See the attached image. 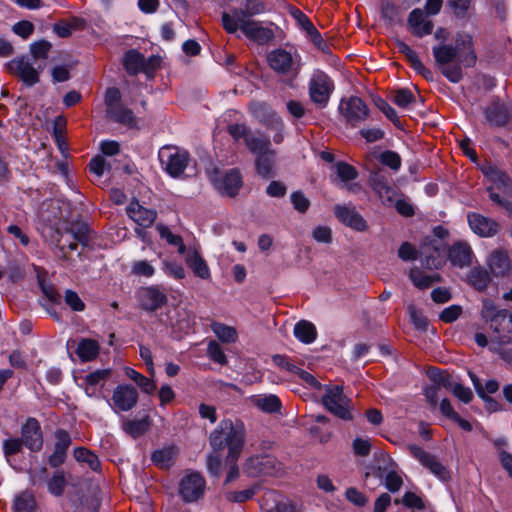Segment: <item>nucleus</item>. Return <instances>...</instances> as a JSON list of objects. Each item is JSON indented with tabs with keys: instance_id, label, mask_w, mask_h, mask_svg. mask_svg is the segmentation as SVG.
<instances>
[{
	"instance_id": "nucleus-1",
	"label": "nucleus",
	"mask_w": 512,
	"mask_h": 512,
	"mask_svg": "<svg viewBox=\"0 0 512 512\" xmlns=\"http://www.w3.org/2000/svg\"><path fill=\"white\" fill-rule=\"evenodd\" d=\"M432 52L436 66L452 83L463 79V67H473L477 61L472 37L466 33H458L454 45L443 43L434 46Z\"/></svg>"
},
{
	"instance_id": "nucleus-2",
	"label": "nucleus",
	"mask_w": 512,
	"mask_h": 512,
	"mask_svg": "<svg viewBox=\"0 0 512 512\" xmlns=\"http://www.w3.org/2000/svg\"><path fill=\"white\" fill-rule=\"evenodd\" d=\"M246 429L242 421L222 420L210 433L209 444L214 452H222L226 447V462H236L243 451Z\"/></svg>"
},
{
	"instance_id": "nucleus-3",
	"label": "nucleus",
	"mask_w": 512,
	"mask_h": 512,
	"mask_svg": "<svg viewBox=\"0 0 512 512\" xmlns=\"http://www.w3.org/2000/svg\"><path fill=\"white\" fill-rule=\"evenodd\" d=\"M433 232L439 240L426 238L420 248L422 265L427 269H439L445 263L444 255L446 250L441 240L446 238L449 232L442 226L435 227Z\"/></svg>"
},
{
	"instance_id": "nucleus-4",
	"label": "nucleus",
	"mask_w": 512,
	"mask_h": 512,
	"mask_svg": "<svg viewBox=\"0 0 512 512\" xmlns=\"http://www.w3.org/2000/svg\"><path fill=\"white\" fill-rule=\"evenodd\" d=\"M324 407L336 417L342 420H352L351 400L344 394L340 385L325 386V394L322 396Z\"/></svg>"
},
{
	"instance_id": "nucleus-5",
	"label": "nucleus",
	"mask_w": 512,
	"mask_h": 512,
	"mask_svg": "<svg viewBox=\"0 0 512 512\" xmlns=\"http://www.w3.org/2000/svg\"><path fill=\"white\" fill-rule=\"evenodd\" d=\"M333 91L334 83L332 79L321 70L314 71L308 84L311 102L319 108H325Z\"/></svg>"
},
{
	"instance_id": "nucleus-6",
	"label": "nucleus",
	"mask_w": 512,
	"mask_h": 512,
	"mask_svg": "<svg viewBox=\"0 0 512 512\" xmlns=\"http://www.w3.org/2000/svg\"><path fill=\"white\" fill-rule=\"evenodd\" d=\"M158 156L165 171L174 178L184 173L190 161L189 153L175 146L162 147Z\"/></svg>"
},
{
	"instance_id": "nucleus-7",
	"label": "nucleus",
	"mask_w": 512,
	"mask_h": 512,
	"mask_svg": "<svg viewBox=\"0 0 512 512\" xmlns=\"http://www.w3.org/2000/svg\"><path fill=\"white\" fill-rule=\"evenodd\" d=\"M485 123L494 128H508L512 130V105H506L498 97L482 108Z\"/></svg>"
},
{
	"instance_id": "nucleus-8",
	"label": "nucleus",
	"mask_w": 512,
	"mask_h": 512,
	"mask_svg": "<svg viewBox=\"0 0 512 512\" xmlns=\"http://www.w3.org/2000/svg\"><path fill=\"white\" fill-rule=\"evenodd\" d=\"M8 66L9 70L28 87L39 82V74L45 68L44 63H36L27 56L14 58Z\"/></svg>"
},
{
	"instance_id": "nucleus-9",
	"label": "nucleus",
	"mask_w": 512,
	"mask_h": 512,
	"mask_svg": "<svg viewBox=\"0 0 512 512\" xmlns=\"http://www.w3.org/2000/svg\"><path fill=\"white\" fill-rule=\"evenodd\" d=\"M339 112L344 117L346 124L351 127H358L369 116L368 106L357 96L341 99Z\"/></svg>"
},
{
	"instance_id": "nucleus-10",
	"label": "nucleus",
	"mask_w": 512,
	"mask_h": 512,
	"mask_svg": "<svg viewBox=\"0 0 512 512\" xmlns=\"http://www.w3.org/2000/svg\"><path fill=\"white\" fill-rule=\"evenodd\" d=\"M264 11V5L258 0H246L243 9H234L232 14L222 13V24L228 33H235L238 30L239 21L250 20L249 17L260 14Z\"/></svg>"
},
{
	"instance_id": "nucleus-11",
	"label": "nucleus",
	"mask_w": 512,
	"mask_h": 512,
	"mask_svg": "<svg viewBox=\"0 0 512 512\" xmlns=\"http://www.w3.org/2000/svg\"><path fill=\"white\" fill-rule=\"evenodd\" d=\"M205 484V479L200 473L187 474L179 484L180 496L187 503L197 501L204 494Z\"/></svg>"
},
{
	"instance_id": "nucleus-12",
	"label": "nucleus",
	"mask_w": 512,
	"mask_h": 512,
	"mask_svg": "<svg viewBox=\"0 0 512 512\" xmlns=\"http://www.w3.org/2000/svg\"><path fill=\"white\" fill-rule=\"evenodd\" d=\"M137 389L128 384L118 385L112 394V408L115 412H126L132 410L138 402Z\"/></svg>"
},
{
	"instance_id": "nucleus-13",
	"label": "nucleus",
	"mask_w": 512,
	"mask_h": 512,
	"mask_svg": "<svg viewBox=\"0 0 512 512\" xmlns=\"http://www.w3.org/2000/svg\"><path fill=\"white\" fill-rule=\"evenodd\" d=\"M138 300L141 308L148 312L161 309L168 302L166 293L157 286L141 288L138 292Z\"/></svg>"
},
{
	"instance_id": "nucleus-14",
	"label": "nucleus",
	"mask_w": 512,
	"mask_h": 512,
	"mask_svg": "<svg viewBox=\"0 0 512 512\" xmlns=\"http://www.w3.org/2000/svg\"><path fill=\"white\" fill-rule=\"evenodd\" d=\"M409 452L415 457L419 462L429 469L434 475L439 477L441 480H447L449 478L448 470L442 465V463L437 459L436 456L426 452L423 448L417 445H410L408 447Z\"/></svg>"
},
{
	"instance_id": "nucleus-15",
	"label": "nucleus",
	"mask_w": 512,
	"mask_h": 512,
	"mask_svg": "<svg viewBox=\"0 0 512 512\" xmlns=\"http://www.w3.org/2000/svg\"><path fill=\"white\" fill-rule=\"evenodd\" d=\"M21 440L31 451H40L43 447V435L40 423L37 419L30 417L21 428Z\"/></svg>"
},
{
	"instance_id": "nucleus-16",
	"label": "nucleus",
	"mask_w": 512,
	"mask_h": 512,
	"mask_svg": "<svg viewBox=\"0 0 512 512\" xmlns=\"http://www.w3.org/2000/svg\"><path fill=\"white\" fill-rule=\"evenodd\" d=\"M334 213L341 223L356 231L363 232L368 228L367 222L357 212L355 206L336 205L334 207Z\"/></svg>"
},
{
	"instance_id": "nucleus-17",
	"label": "nucleus",
	"mask_w": 512,
	"mask_h": 512,
	"mask_svg": "<svg viewBox=\"0 0 512 512\" xmlns=\"http://www.w3.org/2000/svg\"><path fill=\"white\" fill-rule=\"evenodd\" d=\"M468 223L474 233L481 237H493L500 231V224L479 213H469Z\"/></svg>"
},
{
	"instance_id": "nucleus-18",
	"label": "nucleus",
	"mask_w": 512,
	"mask_h": 512,
	"mask_svg": "<svg viewBox=\"0 0 512 512\" xmlns=\"http://www.w3.org/2000/svg\"><path fill=\"white\" fill-rule=\"evenodd\" d=\"M238 29L249 39L261 44L267 43L274 38V33L271 29L262 26L260 22L254 20L239 21Z\"/></svg>"
},
{
	"instance_id": "nucleus-19",
	"label": "nucleus",
	"mask_w": 512,
	"mask_h": 512,
	"mask_svg": "<svg viewBox=\"0 0 512 512\" xmlns=\"http://www.w3.org/2000/svg\"><path fill=\"white\" fill-rule=\"evenodd\" d=\"M490 326L497 334L499 342L510 343L512 341V314L508 310H500L498 316L491 319Z\"/></svg>"
},
{
	"instance_id": "nucleus-20",
	"label": "nucleus",
	"mask_w": 512,
	"mask_h": 512,
	"mask_svg": "<svg viewBox=\"0 0 512 512\" xmlns=\"http://www.w3.org/2000/svg\"><path fill=\"white\" fill-rule=\"evenodd\" d=\"M482 172L493 183V187L512 198V179L506 172L493 165L483 167Z\"/></svg>"
},
{
	"instance_id": "nucleus-21",
	"label": "nucleus",
	"mask_w": 512,
	"mask_h": 512,
	"mask_svg": "<svg viewBox=\"0 0 512 512\" xmlns=\"http://www.w3.org/2000/svg\"><path fill=\"white\" fill-rule=\"evenodd\" d=\"M395 45L400 53H402L411 66L426 80L433 81V73L430 69L426 68L420 60L418 54L410 48L404 41L397 39Z\"/></svg>"
},
{
	"instance_id": "nucleus-22",
	"label": "nucleus",
	"mask_w": 512,
	"mask_h": 512,
	"mask_svg": "<svg viewBox=\"0 0 512 512\" xmlns=\"http://www.w3.org/2000/svg\"><path fill=\"white\" fill-rule=\"evenodd\" d=\"M472 254L469 244L463 241L455 242L448 250L450 262L459 268L470 266Z\"/></svg>"
},
{
	"instance_id": "nucleus-23",
	"label": "nucleus",
	"mask_w": 512,
	"mask_h": 512,
	"mask_svg": "<svg viewBox=\"0 0 512 512\" xmlns=\"http://www.w3.org/2000/svg\"><path fill=\"white\" fill-rule=\"evenodd\" d=\"M408 25L411 33L416 37L430 35L433 31V22L425 19L424 12L421 9H414L408 16Z\"/></svg>"
},
{
	"instance_id": "nucleus-24",
	"label": "nucleus",
	"mask_w": 512,
	"mask_h": 512,
	"mask_svg": "<svg viewBox=\"0 0 512 512\" xmlns=\"http://www.w3.org/2000/svg\"><path fill=\"white\" fill-rule=\"evenodd\" d=\"M488 266L495 277H503L511 270V261L507 251L503 249L494 250L488 258Z\"/></svg>"
},
{
	"instance_id": "nucleus-25",
	"label": "nucleus",
	"mask_w": 512,
	"mask_h": 512,
	"mask_svg": "<svg viewBox=\"0 0 512 512\" xmlns=\"http://www.w3.org/2000/svg\"><path fill=\"white\" fill-rule=\"evenodd\" d=\"M274 459L270 456H252L247 459L244 465V471L251 477L270 474Z\"/></svg>"
},
{
	"instance_id": "nucleus-26",
	"label": "nucleus",
	"mask_w": 512,
	"mask_h": 512,
	"mask_svg": "<svg viewBox=\"0 0 512 512\" xmlns=\"http://www.w3.org/2000/svg\"><path fill=\"white\" fill-rule=\"evenodd\" d=\"M242 176L237 169H230L224 177L216 182L217 189L230 197H235L242 187Z\"/></svg>"
},
{
	"instance_id": "nucleus-27",
	"label": "nucleus",
	"mask_w": 512,
	"mask_h": 512,
	"mask_svg": "<svg viewBox=\"0 0 512 512\" xmlns=\"http://www.w3.org/2000/svg\"><path fill=\"white\" fill-rule=\"evenodd\" d=\"M127 214L142 227H150L155 222L157 216L156 211L141 206L137 201L129 204Z\"/></svg>"
},
{
	"instance_id": "nucleus-28",
	"label": "nucleus",
	"mask_w": 512,
	"mask_h": 512,
	"mask_svg": "<svg viewBox=\"0 0 512 512\" xmlns=\"http://www.w3.org/2000/svg\"><path fill=\"white\" fill-rule=\"evenodd\" d=\"M276 151L274 149L258 155L255 158V169L258 175L264 179L273 178L276 175Z\"/></svg>"
},
{
	"instance_id": "nucleus-29",
	"label": "nucleus",
	"mask_w": 512,
	"mask_h": 512,
	"mask_svg": "<svg viewBox=\"0 0 512 512\" xmlns=\"http://www.w3.org/2000/svg\"><path fill=\"white\" fill-rule=\"evenodd\" d=\"M267 60L274 71L282 74L289 72L293 64L292 55L284 49L271 51Z\"/></svg>"
},
{
	"instance_id": "nucleus-30",
	"label": "nucleus",
	"mask_w": 512,
	"mask_h": 512,
	"mask_svg": "<svg viewBox=\"0 0 512 512\" xmlns=\"http://www.w3.org/2000/svg\"><path fill=\"white\" fill-rule=\"evenodd\" d=\"M106 112L108 117L116 123L128 126L130 128L136 126V118L133 111L123 106L122 104L111 105L110 108L106 109Z\"/></svg>"
},
{
	"instance_id": "nucleus-31",
	"label": "nucleus",
	"mask_w": 512,
	"mask_h": 512,
	"mask_svg": "<svg viewBox=\"0 0 512 512\" xmlns=\"http://www.w3.org/2000/svg\"><path fill=\"white\" fill-rule=\"evenodd\" d=\"M369 180L373 190L381 199L392 200L394 190L389 185L386 176L380 170L372 172Z\"/></svg>"
},
{
	"instance_id": "nucleus-32",
	"label": "nucleus",
	"mask_w": 512,
	"mask_h": 512,
	"mask_svg": "<svg viewBox=\"0 0 512 512\" xmlns=\"http://www.w3.org/2000/svg\"><path fill=\"white\" fill-rule=\"evenodd\" d=\"M100 351L98 341L90 338H82L77 346L76 354L83 362L94 360Z\"/></svg>"
},
{
	"instance_id": "nucleus-33",
	"label": "nucleus",
	"mask_w": 512,
	"mask_h": 512,
	"mask_svg": "<svg viewBox=\"0 0 512 512\" xmlns=\"http://www.w3.org/2000/svg\"><path fill=\"white\" fill-rule=\"evenodd\" d=\"M245 145L247 149L256 157L272 150L270 139L261 133H252L250 137L246 139Z\"/></svg>"
},
{
	"instance_id": "nucleus-34",
	"label": "nucleus",
	"mask_w": 512,
	"mask_h": 512,
	"mask_svg": "<svg viewBox=\"0 0 512 512\" xmlns=\"http://www.w3.org/2000/svg\"><path fill=\"white\" fill-rule=\"evenodd\" d=\"M65 231L83 247L88 246L90 242V228L87 223L83 221L71 222Z\"/></svg>"
},
{
	"instance_id": "nucleus-35",
	"label": "nucleus",
	"mask_w": 512,
	"mask_h": 512,
	"mask_svg": "<svg viewBox=\"0 0 512 512\" xmlns=\"http://www.w3.org/2000/svg\"><path fill=\"white\" fill-rule=\"evenodd\" d=\"M123 66L128 74L136 75L142 72L144 56L135 49L127 51L123 57Z\"/></svg>"
},
{
	"instance_id": "nucleus-36",
	"label": "nucleus",
	"mask_w": 512,
	"mask_h": 512,
	"mask_svg": "<svg viewBox=\"0 0 512 512\" xmlns=\"http://www.w3.org/2000/svg\"><path fill=\"white\" fill-rule=\"evenodd\" d=\"M186 263L197 277L201 279H208L210 277V270L207 263L197 251H193L187 255Z\"/></svg>"
},
{
	"instance_id": "nucleus-37",
	"label": "nucleus",
	"mask_w": 512,
	"mask_h": 512,
	"mask_svg": "<svg viewBox=\"0 0 512 512\" xmlns=\"http://www.w3.org/2000/svg\"><path fill=\"white\" fill-rule=\"evenodd\" d=\"M150 418L145 416L139 420H126L122 423V429L133 438H138L146 433L150 428Z\"/></svg>"
},
{
	"instance_id": "nucleus-38",
	"label": "nucleus",
	"mask_w": 512,
	"mask_h": 512,
	"mask_svg": "<svg viewBox=\"0 0 512 512\" xmlns=\"http://www.w3.org/2000/svg\"><path fill=\"white\" fill-rule=\"evenodd\" d=\"M53 238L55 240L56 247L65 259H68L69 252L76 250L79 244L77 241L73 240L71 235L65 230L60 231L57 229Z\"/></svg>"
},
{
	"instance_id": "nucleus-39",
	"label": "nucleus",
	"mask_w": 512,
	"mask_h": 512,
	"mask_svg": "<svg viewBox=\"0 0 512 512\" xmlns=\"http://www.w3.org/2000/svg\"><path fill=\"white\" fill-rule=\"evenodd\" d=\"M491 281L489 272L482 267H474L468 274V282L478 291H484Z\"/></svg>"
},
{
	"instance_id": "nucleus-40",
	"label": "nucleus",
	"mask_w": 512,
	"mask_h": 512,
	"mask_svg": "<svg viewBox=\"0 0 512 512\" xmlns=\"http://www.w3.org/2000/svg\"><path fill=\"white\" fill-rule=\"evenodd\" d=\"M295 337L303 343H312L317 336V331L313 323L301 320L294 327Z\"/></svg>"
},
{
	"instance_id": "nucleus-41",
	"label": "nucleus",
	"mask_w": 512,
	"mask_h": 512,
	"mask_svg": "<svg viewBox=\"0 0 512 512\" xmlns=\"http://www.w3.org/2000/svg\"><path fill=\"white\" fill-rule=\"evenodd\" d=\"M409 278L411 279L413 284L419 289H427L434 282L441 281V277L439 274L427 275L416 267L410 270Z\"/></svg>"
},
{
	"instance_id": "nucleus-42",
	"label": "nucleus",
	"mask_w": 512,
	"mask_h": 512,
	"mask_svg": "<svg viewBox=\"0 0 512 512\" xmlns=\"http://www.w3.org/2000/svg\"><path fill=\"white\" fill-rule=\"evenodd\" d=\"M177 455V449L175 447H167L161 450H157L152 454V461L158 467L162 469H168L174 463Z\"/></svg>"
},
{
	"instance_id": "nucleus-43",
	"label": "nucleus",
	"mask_w": 512,
	"mask_h": 512,
	"mask_svg": "<svg viewBox=\"0 0 512 512\" xmlns=\"http://www.w3.org/2000/svg\"><path fill=\"white\" fill-rule=\"evenodd\" d=\"M253 404L266 413L279 412L282 404L276 395L258 396L253 398Z\"/></svg>"
},
{
	"instance_id": "nucleus-44",
	"label": "nucleus",
	"mask_w": 512,
	"mask_h": 512,
	"mask_svg": "<svg viewBox=\"0 0 512 512\" xmlns=\"http://www.w3.org/2000/svg\"><path fill=\"white\" fill-rule=\"evenodd\" d=\"M74 458L81 463H86L93 471H98L100 461L96 454L85 447H77L74 449Z\"/></svg>"
},
{
	"instance_id": "nucleus-45",
	"label": "nucleus",
	"mask_w": 512,
	"mask_h": 512,
	"mask_svg": "<svg viewBox=\"0 0 512 512\" xmlns=\"http://www.w3.org/2000/svg\"><path fill=\"white\" fill-rule=\"evenodd\" d=\"M14 512H35L36 501L29 492H23L16 497L13 505Z\"/></svg>"
},
{
	"instance_id": "nucleus-46",
	"label": "nucleus",
	"mask_w": 512,
	"mask_h": 512,
	"mask_svg": "<svg viewBox=\"0 0 512 512\" xmlns=\"http://www.w3.org/2000/svg\"><path fill=\"white\" fill-rule=\"evenodd\" d=\"M211 329L222 342L232 343L237 339V332L231 326H227L219 322H213L211 324Z\"/></svg>"
},
{
	"instance_id": "nucleus-47",
	"label": "nucleus",
	"mask_w": 512,
	"mask_h": 512,
	"mask_svg": "<svg viewBox=\"0 0 512 512\" xmlns=\"http://www.w3.org/2000/svg\"><path fill=\"white\" fill-rule=\"evenodd\" d=\"M51 43L46 40H40L30 45V53L33 61L36 63H43L46 60L48 53L51 50Z\"/></svg>"
},
{
	"instance_id": "nucleus-48",
	"label": "nucleus",
	"mask_w": 512,
	"mask_h": 512,
	"mask_svg": "<svg viewBox=\"0 0 512 512\" xmlns=\"http://www.w3.org/2000/svg\"><path fill=\"white\" fill-rule=\"evenodd\" d=\"M428 376L435 383V385H437L438 387L443 386L444 388L450 391L453 388V385L455 384L452 381V376L449 373L441 371L440 369L435 367L429 369Z\"/></svg>"
},
{
	"instance_id": "nucleus-49",
	"label": "nucleus",
	"mask_w": 512,
	"mask_h": 512,
	"mask_svg": "<svg viewBox=\"0 0 512 512\" xmlns=\"http://www.w3.org/2000/svg\"><path fill=\"white\" fill-rule=\"evenodd\" d=\"M126 375L136 382V384L142 389L145 393H152L156 389V385L152 380L145 377L144 375L138 373L132 368H126Z\"/></svg>"
},
{
	"instance_id": "nucleus-50",
	"label": "nucleus",
	"mask_w": 512,
	"mask_h": 512,
	"mask_svg": "<svg viewBox=\"0 0 512 512\" xmlns=\"http://www.w3.org/2000/svg\"><path fill=\"white\" fill-rule=\"evenodd\" d=\"M157 230L162 239H165L170 245L178 247L179 253L183 254L185 252L186 247L181 236L173 234L170 229L164 225H157Z\"/></svg>"
},
{
	"instance_id": "nucleus-51",
	"label": "nucleus",
	"mask_w": 512,
	"mask_h": 512,
	"mask_svg": "<svg viewBox=\"0 0 512 512\" xmlns=\"http://www.w3.org/2000/svg\"><path fill=\"white\" fill-rule=\"evenodd\" d=\"M227 132L235 142H238L240 139H244L245 143L246 139L252 134L247 125L238 123L228 125Z\"/></svg>"
},
{
	"instance_id": "nucleus-52",
	"label": "nucleus",
	"mask_w": 512,
	"mask_h": 512,
	"mask_svg": "<svg viewBox=\"0 0 512 512\" xmlns=\"http://www.w3.org/2000/svg\"><path fill=\"white\" fill-rule=\"evenodd\" d=\"M379 160L383 165L391 168L394 171H398L401 167L400 155L391 150L382 152L379 156Z\"/></svg>"
},
{
	"instance_id": "nucleus-53",
	"label": "nucleus",
	"mask_w": 512,
	"mask_h": 512,
	"mask_svg": "<svg viewBox=\"0 0 512 512\" xmlns=\"http://www.w3.org/2000/svg\"><path fill=\"white\" fill-rule=\"evenodd\" d=\"M207 354L210 357V359H212L214 362L221 365L227 364L226 355L222 350L221 346L216 341L211 340L208 343Z\"/></svg>"
},
{
	"instance_id": "nucleus-54",
	"label": "nucleus",
	"mask_w": 512,
	"mask_h": 512,
	"mask_svg": "<svg viewBox=\"0 0 512 512\" xmlns=\"http://www.w3.org/2000/svg\"><path fill=\"white\" fill-rule=\"evenodd\" d=\"M374 103L376 107L383 112V114L392 121L396 126H400V120L397 116V113L393 107H391L387 101L384 99L377 97L374 99Z\"/></svg>"
},
{
	"instance_id": "nucleus-55",
	"label": "nucleus",
	"mask_w": 512,
	"mask_h": 512,
	"mask_svg": "<svg viewBox=\"0 0 512 512\" xmlns=\"http://www.w3.org/2000/svg\"><path fill=\"white\" fill-rule=\"evenodd\" d=\"M66 486V480L62 472H57L48 482L49 491L55 495L60 496L64 492Z\"/></svg>"
},
{
	"instance_id": "nucleus-56",
	"label": "nucleus",
	"mask_w": 512,
	"mask_h": 512,
	"mask_svg": "<svg viewBox=\"0 0 512 512\" xmlns=\"http://www.w3.org/2000/svg\"><path fill=\"white\" fill-rule=\"evenodd\" d=\"M336 168L337 175L342 181H351L358 177L357 170L346 162H338Z\"/></svg>"
},
{
	"instance_id": "nucleus-57",
	"label": "nucleus",
	"mask_w": 512,
	"mask_h": 512,
	"mask_svg": "<svg viewBox=\"0 0 512 512\" xmlns=\"http://www.w3.org/2000/svg\"><path fill=\"white\" fill-rule=\"evenodd\" d=\"M55 445L54 449L67 453L68 448L71 445L72 439L70 434L64 429H57L55 431Z\"/></svg>"
},
{
	"instance_id": "nucleus-58",
	"label": "nucleus",
	"mask_w": 512,
	"mask_h": 512,
	"mask_svg": "<svg viewBox=\"0 0 512 512\" xmlns=\"http://www.w3.org/2000/svg\"><path fill=\"white\" fill-rule=\"evenodd\" d=\"M393 101L399 107L406 108L415 101V97L409 89L403 88L395 91Z\"/></svg>"
},
{
	"instance_id": "nucleus-59",
	"label": "nucleus",
	"mask_w": 512,
	"mask_h": 512,
	"mask_svg": "<svg viewBox=\"0 0 512 512\" xmlns=\"http://www.w3.org/2000/svg\"><path fill=\"white\" fill-rule=\"evenodd\" d=\"M65 303L76 312H81L85 309V304L79 295L73 290H66L64 295Z\"/></svg>"
},
{
	"instance_id": "nucleus-60",
	"label": "nucleus",
	"mask_w": 512,
	"mask_h": 512,
	"mask_svg": "<svg viewBox=\"0 0 512 512\" xmlns=\"http://www.w3.org/2000/svg\"><path fill=\"white\" fill-rule=\"evenodd\" d=\"M291 202L295 210L305 213L310 207L309 199L301 191H295L291 194Z\"/></svg>"
},
{
	"instance_id": "nucleus-61",
	"label": "nucleus",
	"mask_w": 512,
	"mask_h": 512,
	"mask_svg": "<svg viewBox=\"0 0 512 512\" xmlns=\"http://www.w3.org/2000/svg\"><path fill=\"white\" fill-rule=\"evenodd\" d=\"M222 458L221 452H212L207 457V469L213 476H218L221 473Z\"/></svg>"
},
{
	"instance_id": "nucleus-62",
	"label": "nucleus",
	"mask_w": 512,
	"mask_h": 512,
	"mask_svg": "<svg viewBox=\"0 0 512 512\" xmlns=\"http://www.w3.org/2000/svg\"><path fill=\"white\" fill-rule=\"evenodd\" d=\"M307 36L318 50L325 54H331L329 44L322 38L316 27L311 32H309Z\"/></svg>"
},
{
	"instance_id": "nucleus-63",
	"label": "nucleus",
	"mask_w": 512,
	"mask_h": 512,
	"mask_svg": "<svg viewBox=\"0 0 512 512\" xmlns=\"http://www.w3.org/2000/svg\"><path fill=\"white\" fill-rule=\"evenodd\" d=\"M410 318L414 324V326L419 330H427L428 327V319L418 311L413 305L409 306Z\"/></svg>"
},
{
	"instance_id": "nucleus-64",
	"label": "nucleus",
	"mask_w": 512,
	"mask_h": 512,
	"mask_svg": "<svg viewBox=\"0 0 512 512\" xmlns=\"http://www.w3.org/2000/svg\"><path fill=\"white\" fill-rule=\"evenodd\" d=\"M462 313V307L459 305H451L445 308L439 315L441 321L452 323L459 318Z\"/></svg>"
}]
</instances>
